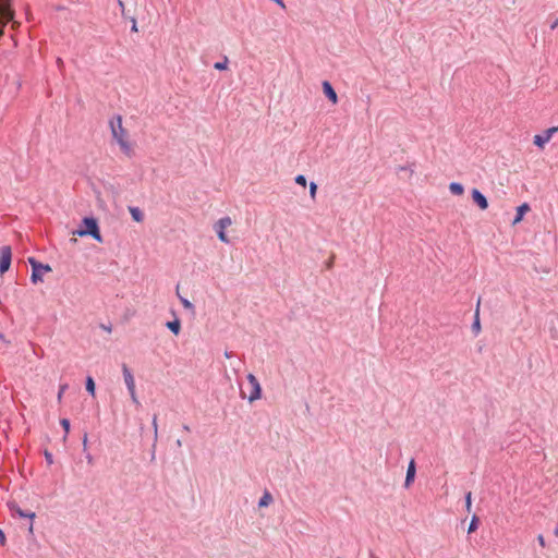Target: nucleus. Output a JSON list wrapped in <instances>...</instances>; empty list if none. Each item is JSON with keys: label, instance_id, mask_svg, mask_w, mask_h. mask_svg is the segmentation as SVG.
Masks as SVG:
<instances>
[{"label": "nucleus", "instance_id": "14", "mask_svg": "<svg viewBox=\"0 0 558 558\" xmlns=\"http://www.w3.org/2000/svg\"><path fill=\"white\" fill-rule=\"evenodd\" d=\"M414 476H415V462L412 459L408 465L407 476H405V481H404V486L407 488L413 483Z\"/></svg>", "mask_w": 558, "mask_h": 558}, {"label": "nucleus", "instance_id": "36", "mask_svg": "<svg viewBox=\"0 0 558 558\" xmlns=\"http://www.w3.org/2000/svg\"><path fill=\"white\" fill-rule=\"evenodd\" d=\"M86 448H87V435H85L84 438H83V449H84V451H86Z\"/></svg>", "mask_w": 558, "mask_h": 558}, {"label": "nucleus", "instance_id": "47", "mask_svg": "<svg viewBox=\"0 0 558 558\" xmlns=\"http://www.w3.org/2000/svg\"><path fill=\"white\" fill-rule=\"evenodd\" d=\"M29 531L31 532L33 531V523H31V525H29Z\"/></svg>", "mask_w": 558, "mask_h": 558}, {"label": "nucleus", "instance_id": "25", "mask_svg": "<svg viewBox=\"0 0 558 558\" xmlns=\"http://www.w3.org/2000/svg\"><path fill=\"white\" fill-rule=\"evenodd\" d=\"M478 526V519L476 515H474L469 524V529H468V532L469 533H472L474 532Z\"/></svg>", "mask_w": 558, "mask_h": 558}, {"label": "nucleus", "instance_id": "43", "mask_svg": "<svg viewBox=\"0 0 558 558\" xmlns=\"http://www.w3.org/2000/svg\"><path fill=\"white\" fill-rule=\"evenodd\" d=\"M102 328L108 331V332H111V326H102Z\"/></svg>", "mask_w": 558, "mask_h": 558}, {"label": "nucleus", "instance_id": "30", "mask_svg": "<svg viewBox=\"0 0 558 558\" xmlns=\"http://www.w3.org/2000/svg\"><path fill=\"white\" fill-rule=\"evenodd\" d=\"M45 459H46L48 465H51L53 463V456L51 452H49L47 450L45 451Z\"/></svg>", "mask_w": 558, "mask_h": 558}, {"label": "nucleus", "instance_id": "20", "mask_svg": "<svg viewBox=\"0 0 558 558\" xmlns=\"http://www.w3.org/2000/svg\"><path fill=\"white\" fill-rule=\"evenodd\" d=\"M272 501L271 495L266 492L259 499L258 506L259 507H267Z\"/></svg>", "mask_w": 558, "mask_h": 558}, {"label": "nucleus", "instance_id": "15", "mask_svg": "<svg viewBox=\"0 0 558 558\" xmlns=\"http://www.w3.org/2000/svg\"><path fill=\"white\" fill-rule=\"evenodd\" d=\"M530 209V206L529 204L524 203L522 205H520L518 208H517V215L513 219V225L520 222L523 218V215Z\"/></svg>", "mask_w": 558, "mask_h": 558}, {"label": "nucleus", "instance_id": "16", "mask_svg": "<svg viewBox=\"0 0 558 558\" xmlns=\"http://www.w3.org/2000/svg\"><path fill=\"white\" fill-rule=\"evenodd\" d=\"M167 328L174 335H179L181 330V322L178 317L166 324Z\"/></svg>", "mask_w": 558, "mask_h": 558}, {"label": "nucleus", "instance_id": "10", "mask_svg": "<svg viewBox=\"0 0 558 558\" xmlns=\"http://www.w3.org/2000/svg\"><path fill=\"white\" fill-rule=\"evenodd\" d=\"M472 198H473L474 203L482 210L487 209V207H488L487 198H486V196L481 191H478L477 189H473V191H472Z\"/></svg>", "mask_w": 558, "mask_h": 558}, {"label": "nucleus", "instance_id": "18", "mask_svg": "<svg viewBox=\"0 0 558 558\" xmlns=\"http://www.w3.org/2000/svg\"><path fill=\"white\" fill-rule=\"evenodd\" d=\"M449 191L453 194V195H462L463 192H464V187L461 183L459 182H451L449 184Z\"/></svg>", "mask_w": 558, "mask_h": 558}, {"label": "nucleus", "instance_id": "22", "mask_svg": "<svg viewBox=\"0 0 558 558\" xmlns=\"http://www.w3.org/2000/svg\"><path fill=\"white\" fill-rule=\"evenodd\" d=\"M414 168H415V163L412 162V163H408L405 166H400L398 168V171H408L411 177L414 173Z\"/></svg>", "mask_w": 558, "mask_h": 558}, {"label": "nucleus", "instance_id": "29", "mask_svg": "<svg viewBox=\"0 0 558 558\" xmlns=\"http://www.w3.org/2000/svg\"><path fill=\"white\" fill-rule=\"evenodd\" d=\"M66 389H68V385L66 384H63V385L60 386L59 392H58V401H61L62 396H63V393L65 392Z\"/></svg>", "mask_w": 558, "mask_h": 558}, {"label": "nucleus", "instance_id": "19", "mask_svg": "<svg viewBox=\"0 0 558 558\" xmlns=\"http://www.w3.org/2000/svg\"><path fill=\"white\" fill-rule=\"evenodd\" d=\"M177 293H179V286L177 287ZM179 299H180V302L181 304L183 305V307L192 313H194V305L185 298L181 296L180 294H178Z\"/></svg>", "mask_w": 558, "mask_h": 558}, {"label": "nucleus", "instance_id": "11", "mask_svg": "<svg viewBox=\"0 0 558 558\" xmlns=\"http://www.w3.org/2000/svg\"><path fill=\"white\" fill-rule=\"evenodd\" d=\"M8 506L13 515H17L20 518H28L31 520L35 518V512H26L22 510L15 502H10Z\"/></svg>", "mask_w": 558, "mask_h": 558}, {"label": "nucleus", "instance_id": "48", "mask_svg": "<svg viewBox=\"0 0 558 558\" xmlns=\"http://www.w3.org/2000/svg\"><path fill=\"white\" fill-rule=\"evenodd\" d=\"M3 336L0 333V339L2 338Z\"/></svg>", "mask_w": 558, "mask_h": 558}, {"label": "nucleus", "instance_id": "31", "mask_svg": "<svg viewBox=\"0 0 558 558\" xmlns=\"http://www.w3.org/2000/svg\"><path fill=\"white\" fill-rule=\"evenodd\" d=\"M151 425L154 428L155 438H157V434H158L157 415H154Z\"/></svg>", "mask_w": 558, "mask_h": 558}, {"label": "nucleus", "instance_id": "2", "mask_svg": "<svg viewBox=\"0 0 558 558\" xmlns=\"http://www.w3.org/2000/svg\"><path fill=\"white\" fill-rule=\"evenodd\" d=\"M83 225L86 227L85 229H78L74 231V234H77L78 236H86L90 235L94 238L97 242H102V236L100 234L97 220L93 217H85L83 219Z\"/></svg>", "mask_w": 558, "mask_h": 558}, {"label": "nucleus", "instance_id": "34", "mask_svg": "<svg viewBox=\"0 0 558 558\" xmlns=\"http://www.w3.org/2000/svg\"><path fill=\"white\" fill-rule=\"evenodd\" d=\"M0 544L2 546H4V544H5V535L1 529H0Z\"/></svg>", "mask_w": 558, "mask_h": 558}, {"label": "nucleus", "instance_id": "21", "mask_svg": "<svg viewBox=\"0 0 558 558\" xmlns=\"http://www.w3.org/2000/svg\"><path fill=\"white\" fill-rule=\"evenodd\" d=\"M228 62H229L228 58H227V57H223V60H222V61H220V62H216V63L214 64V68H215L216 70L223 71V70H226V69L228 68Z\"/></svg>", "mask_w": 558, "mask_h": 558}, {"label": "nucleus", "instance_id": "45", "mask_svg": "<svg viewBox=\"0 0 558 558\" xmlns=\"http://www.w3.org/2000/svg\"><path fill=\"white\" fill-rule=\"evenodd\" d=\"M554 534L558 537V524H557V527L554 531Z\"/></svg>", "mask_w": 558, "mask_h": 558}, {"label": "nucleus", "instance_id": "24", "mask_svg": "<svg viewBox=\"0 0 558 558\" xmlns=\"http://www.w3.org/2000/svg\"><path fill=\"white\" fill-rule=\"evenodd\" d=\"M60 424L64 429V439H65L70 432V421L68 418H61Z\"/></svg>", "mask_w": 558, "mask_h": 558}, {"label": "nucleus", "instance_id": "8", "mask_svg": "<svg viewBox=\"0 0 558 558\" xmlns=\"http://www.w3.org/2000/svg\"><path fill=\"white\" fill-rule=\"evenodd\" d=\"M122 373L129 393H133L135 388V380L131 369L128 367L126 364L122 365Z\"/></svg>", "mask_w": 558, "mask_h": 558}, {"label": "nucleus", "instance_id": "27", "mask_svg": "<svg viewBox=\"0 0 558 558\" xmlns=\"http://www.w3.org/2000/svg\"><path fill=\"white\" fill-rule=\"evenodd\" d=\"M471 504H472V494L471 492H469L466 495H465V507H466V510L470 512L471 511Z\"/></svg>", "mask_w": 558, "mask_h": 558}, {"label": "nucleus", "instance_id": "4", "mask_svg": "<svg viewBox=\"0 0 558 558\" xmlns=\"http://www.w3.org/2000/svg\"><path fill=\"white\" fill-rule=\"evenodd\" d=\"M29 263L32 265V277H31V279H32V281L34 283H36L38 281H41L44 274L49 272L51 270L49 265H44L41 263H38L33 257L29 258Z\"/></svg>", "mask_w": 558, "mask_h": 558}, {"label": "nucleus", "instance_id": "32", "mask_svg": "<svg viewBox=\"0 0 558 558\" xmlns=\"http://www.w3.org/2000/svg\"><path fill=\"white\" fill-rule=\"evenodd\" d=\"M537 541H538V544L542 546V547H545L546 546V542H545V538L542 534H539L537 536Z\"/></svg>", "mask_w": 558, "mask_h": 558}, {"label": "nucleus", "instance_id": "37", "mask_svg": "<svg viewBox=\"0 0 558 558\" xmlns=\"http://www.w3.org/2000/svg\"><path fill=\"white\" fill-rule=\"evenodd\" d=\"M558 27V17L553 22V24L550 25V28L551 29H555Z\"/></svg>", "mask_w": 558, "mask_h": 558}, {"label": "nucleus", "instance_id": "13", "mask_svg": "<svg viewBox=\"0 0 558 558\" xmlns=\"http://www.w3.org/2000/svg\"><path fill=\"white\" fill-rule=\"evenodd\" d=\"M480 305H481V299L477 300L475 313H474V320L472 323V331L475 336H477L481 332V322H480Z\"/></svg>", "mask_w": 558, "mask_h": 558}, {"label": "nucleus", "instance_id": "17", "mask_svg": "<svg viewBox=\"0 0 558 558\" xmlns=\"http://www.w3.org/2000/svg\"><path fill=\"white\" fill-rule=\"evenodd\" d=\"M129 210L134 221L142 222L144 220V214L138 207H130Z\"/></svg>", "mask_w": 558, "mask_h": 558}, {"label": "nucleus", "instance_id": "33", "mask_svg": "<svg viewBox=\"0 0 558 558\" xmlns=\"http://www.w3.org/2000/svg\"><path fill=\"white\" fill-rule=\"evenodd\" d=\"M131 398H132V401L136 404H138V399L136 397V389L134 388V392L133 393H130Z\"/></svg>", "mask_w": 558, "mask_h": 558}, {"label": "nucleus", "instance_id": "7", "mask_svg": "<svg viewBox=\"0 0 558 558\" xmlns=\"http://www.w3.org/2000/svg\"><path fill=\"white\" fill-rule=\"evenodd\" d=\"M12 251L10 246H2L0 254V272H5L11 265Z\"/></svg>", "mask_w": 558, "mask_h": 558}, {"label": "nucleus", "instance_id": "40", "mask_svg": "<svg viewBox=\"0 0 558 558\" xmlns=\"http://www.w3.org/2000/svg\"><path fill=\"white\" fill-rule=\"evenodd\" d=\"M232 355H233V354H232V352H229V351H226V352H225V356H226L227 359H230Z\"/></svg>", "mask_w": 558, "mask_h": 558}, {"label": "nucleus", "instance_id": "39", "mask_svg": "<svg viewBox=\"0 0 558 558\" xmlns=\"http://www.w3.org/2000/svg\"><path fill=\"white\" fill-rule=\"evenodd\" d=\"M57 64H58V66H62L63 65V61H62L61 58L57 59Z\"/></svg>", "mask_w": 558, "mask_h": 558}, {"label": "nucleus", "instance_id": "1", "mask_svg": "<svg viewBox=\"0 0 558 558\" xmlns=\"http://www.w3.org/2000/svg\"><path fill=\"white\" fill-rule=\"evenodd\" d=\"M109 128L111 131V135L119 145L121 151L125 156L132 157L134 154V149L129 140V132L123 126L122 117L120 114L113 116L109 121Z\"/></svg>", "mask_w": 558, "mask_h": 558}, {"label": "nucleus", "instance_id": "28", "mask_svg": "<svg viewBox=\"0 0 558 558\" xmlns=\"http://www.w3.org/2000/svg\"><path fill=\"white\" fill-rule=\"evenodd\" d=\"M316 191H317V185H316V183L311 182V183H310V195H311V197H312V198H315Z\"/></svg>", "mask_w": 558, "mask_h": 558}, {"label": "nucleus", "instance_id": "23", "mask_svg": "<svg viewBox=\"0 0 558 558\" xmlns=\"http://www.w3.org/2000/svg\"><path fill=\"white\" fill-rule=\"evenodd\" d=\"M86 390L92 395L95 393V383L90 376H88L86 379Z\"/></svg>", "mask_w": 558, "mask_h": 558}, {"label": "nucleus", "instance_id": "6", "mask_svg": "<svg viewBox=\"0 0 558 558\" xmlns=\"http://www.w3.org/2000/svg\"><path fill=\"white\" fill-rule=\"evenodd\" d=\"M556 132H558V126H551V128L547 129V130L544 132V134H542V135H541V134L535 135V136H534V138H533V143H534L537 147L543 148V147H544V145L550 141L551 136H553Z\"/></svg>", "mask_w": 558, "mask_h": 558}, {"label": "nucleus", "instance_id": "42", "mask_svg": "<svg viewBox=\"0 0 558 558\" xmlns=\"http://www.w3.org/2000/svg\"><path fill=\"white\" fill-rule=\"evenodd\" d=\"M132 31H134V32H136V31H137V27H136V22H135V20H133Z\"/></svg>", "mask_w": 558, "mask_h": 558}, {"label": "nucleus", "instance_id": "9", "mask_svg": "<svg viewBox=\"0 0 558 558\" xmlns=\"http://www.w3.org/2000/svg\"><path fill=\"white\" fill-rule=\"evenodd\" d=\"M12 0H0V15L5 21H10L13 17V10L11 9Z\"/></svg>", "mask_w": 558, "mask_h": 558}, {"label": "nucleus", "instance_id": "26", "mask_svg": "<svg viewBox=\"0 0 558 558\" xmlns=\"http://www.w3.org/2000/svg\"><path fill=\"white\" fill-rule=\"evenodd\" d=\"M295 183L302 186L306 185V178L303 174H299L295 177Z\"/></svg>", "mask_w": 558, "mask_h": 558}, {"label": "nucleus", "instance_id": "5", "mask_svg": "<svg viewBox=\"0 0 558 558\" xmlns=\"http://www.w3.org/2000/svg\"><path fill=\"white\" fill-rule=\"evenodd\" d=\"M232 225V220L229 216L220 218L215 223V230L217 232L218 239L223 243H230L229 238L226 234V229Z\"/></svg>", "mask_w": 558, "mask_h": 558}, {"label": "nucleus", "instance_id": "46", "mask_svg": "<svg viewBox=\"0 0 558 558\" xmlns=\"http://www.w3.org/2000/svg\"><path fill=\"white\" fill-rule=\"evenodd\" d=\"M331 265H332V260L328 262L327 267L329 268V267H331Z\"/></svg>", "mask_w": 558, "mask_h": 558}, {"label": "nucleus", "instance_id": "41", "mask_svg": "<svg viewBox=\"0 0 558 558\" xmlns=\"http://www.w3.org/2000/svg\"><path fill=\"white\" fill-rule=\"evenodd\" d=\"M86 459H87V461H88L89 463H92V461H93V457H92V454H90V453H87Z\"/></svg>", "mask_w": 558, "mask_h": 558}, {"label": "nucleus", "instance_id": "12", "mask_svg": "<svg viewBox=\"0 0 558 558\" xmlns=\"http://www.w3.org/2000/svg\"><path fill=\"white\" fill-rule=\"evenodd\" d=\"M323 90L326 97L335 105L338 102V96L328 81L323 82Z\"/></svg>", "mask_w": 558, "mask_h": 558}, {"label": "nucleus", "instance_id": "3", "mask_svg": "<svg viewBox=\"0 0 558 558\" xmlns=\"http://www.w3.org/2000/svg\"><path fill=\"white\" fill-rule=\"evenodd\" d=\"M246 378H247V381H248V395H246L241 389V397L243 399H247L248 402H254V401L260 399V397H262L260 384L257 380V378L255 377V375H253L251 373L246 376Z\"/></svg>", "mask_w": 558, "mask_h": 558}, {"label": "nucleus", "instance_id": "35", "mask_svg": "<svg viewBox=\"0 0 558 558\" xmlns=\"http://www.w3.org/2000/svg\"><path fill=\"white\" fill-rule=\"evenodd\" d=\"M274 2H276L278 5H280L282 9H286V4L283 2V0H272Z\"/></svg>", "mask_w": 558, "mask_h": 558}, {"label": "nucleus", "instance_id": "38", "mask_svg": "<svg viewBox=\"0 0 558 558\" xmlns=\"http://www.w3.org/2000/svg\"><path fill=\"white\" fill-rule=\"evenodd\" d=\"M118 4L120 7V9L123 11L124 10V3L122 0H118Z\"/></svg>", "mask_w": 558, "mask_h": 558}, {"label": "nucleus", "instance_id": "44", "mask_svg": "<svg viewBox=\"0 0 558 558\" xmlns=\"http://www.w3.org/2000/svg\"><path fill=\"white\" fill-rule=\"evenodd\" d=\"M183 429L186 430V432H190L189 425H183Z\"/></svg>", "mask_w": 558, "mask_h": 558}]
</instances>
